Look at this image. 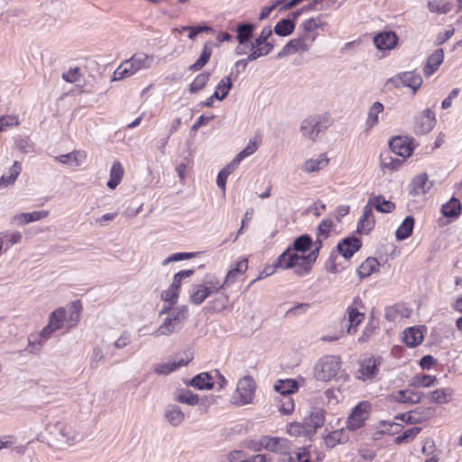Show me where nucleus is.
I'll list each match as a JSON object with an SVG mask.
<instances>
[{"label": "nucleus", "instance_id": "nucleus-33", "mask_svg": "<svg viewBox=\"0 0 462 462\" xmlns=\"http://www.w3.org/2000/svg\"><path fill=\"white\" fill-rule=\"evenodd\" d=\"M453 3L446 0H430L428 8L430 12L437 14H446L451 11Z\"/></svg>", "mask_w": 462, "mask_h": 462}, {"label": "nucleus", "instance_id": "nucleus-47", "mask_svg": "<svg viewBox=\"0 0 462 462\" xmlns=\"http://www.w3.org/2000/svg\"><path fill=\"white\" fill-rule=\"evenodd\" d=\"M210 78L209 72H203L198 75L195 79L189 84V90L191 94L197 93L203 89Z\"/></svg>", "mask_w": 462, "mask_h": 462}, {"label": "nucleus", "instance_id": "nucleus-16", "mask_svg": "<svg viewBox=\"0 0 462 462\" xmlns=\"http://www.w3.org/2000/svg\"><path fill=\"white\" fill-rule=\"evenodd\" d=\"M374 42L379 50H391L396 46L398 37L393 32H384L378 33L374 38Z\"/></svg>", "mask_w": 462, "mask_h": 462}, {"label": "nucleus", "instance_id": "nucleus-1", "mask_svg": "<svg viewBox=\"0 0 462 462\" xmlns=\"http://www.w3.org/2000/svg\"><path fill=\"white\" fill-rule=\"evenodd\" d=\"M82 439V433L75 426L56 422L46 426L42 441L54 449L64 450L79 444Z\"/></svg>", "mask_w": 462, "mask_h": 462}, {"label": "nucleus", "instance_id": "nucleus-20", "mask_svg": "<svg viewBox=\"0 0 462 462\" xmlns=\"http://www.w3.org/2000/svg\"><path fill=\"white\" fill-rule=\"evenodd\" d=\"M434 411H435L434 408L428 407V408H425L424 415H422V416H418V411H411L408 413H403V414L396 416V419H400L407 423L416 424V423H420L422 421H425V420H429L430 418H431L434 414Z\"/></svg>", "mask_w": 462, "mask_h": 462}, {"label": "nucleus", "instance_id": "nucleus-57", "mask_svg": "<svg viewBox=\"0 0 462 462\" xmlns=\"http://www.w3.org/2000/svg\"><path fill=\"white\" fill-rule=\"evenodd\" d=\"M254 26L252 24H241L237 27V40L240 44L245 43L252 35Z\"/></svg>", "mask_w": 462, "mask_h": 462}, {"label": "nucleus", "instance_id": "nucleus-46", "mask_svg": "<svg viewBox=\"0 0 462 462\" xmlns=\"http://www.w3.org/2000/svg\"><path fill=\"white\" fill-rule=\"evenodd\" d=\"M211 53L212 51L210 47L208 46V43H206L203 47L199 58L196 60V62L189 66V70L197 71L202 69L209 60Z\"/></svg>", "mask_w": 462, "mask_h": 462}, {"label": "nucleus", "instance_id": "nucleus-50", "mask_svg": "<svg viewBox=\"0 0 462 462\" xmlns=\"http://www.w3.org/2000/svg\"><path fill=\"white\" fill-rule=\"evenodd\" d=\"M295 24L291 20L282 19L274 26V32L280 36H287L294 30Z\"/></svg>", "mask_w": 462, "mask_h": 462}, {"label": "nucleus", "instance_id": "nucleus-9", "mask_svg": "<svg viewBox=\"0 0 462 462\" xmlns=\"http://www.w3.org/2000/svg\"><path fill=\"white\" fill-rule=\"evenodd\" d=\"M422 78L420 74L413 71H406L391 78L386 85L393 86V88H399L402 87H407L412 89L413 94L422 85Z\"/></svg>", "mask_w": 462, "mask_h": 462}, {"label": "nucleus", "instance_id": "nucleus-41", "mask_svg": "<svg viewBox=\"0 0 462 462\" xmlns=\"http://www.w3.org/2000/svg\"><path fill=\"white\" fill-rule=\"evenodd\" d=\"M298 383L293 379L280 380L274 386V389L283 396L290 395L298 390Z\"/></svg>", "mask_w": 462, "mask_h": 462}, {"label": "nucleus", "instance_id": "nucleus-26", "mask_svg": "<svg viewBox=\"0 0 462 462\" xmlns=\"http://www.w3.org/2000/svg\"><path fill=\"white\" fill-rule=\"evenodd\" d=\"M191 358L192 356H189L187 359L158 364L154 366L153 371L158 374H167L179 367L188 365Z\"/></svg>", "mask_w": 462, "mask_h": 462}, {"label": "nucleus", "instance_id": "nucleus-35", "mask_svg": "<svg viewBox=\"0 0 462 462\" xmlns=\"http://www.w3.org/2000/svg\"><path fill=\"white\" fill-rule=\"evenodd\" d=\"M190 385L199 389H212L214 382L212 376L208 373H201L196 375L190 382Z\"/></svg>", "mask_w": 462, "mask_h": 462}, {"label": "nucleus", "instance_id": "nucleus-55", "mask_svg": "<svg viewBox=\"0 0 462 462\" xmlns=\"http://www.w3.org/2000/svg\"><path fill=\"white\" fill-rule=\"evenodd\" d=\"M421 430L420 427H412L406 430L402 435L395 438L394 442L398 445L410 442Z\"/></svg>", "mask_w": 462, "mask_h": 462}, {"label": "nucleus", "instance_id": "nucleus-23", "mask_svg": "<svg viewBox=\"0 0 462 462\" xmlns=\"http://www.w3.org/2000/svg\"><path fill=\"white\" fill-rule=\"evenodd\" d=\"M48 210H39L31 213L17 214L13 217V220L19 226L26 225L31 222L39 221L49 216Z\"/></svg>", "mask_w": 462, "mask_h": 462}, {"label": "nucleus", "instance_id": "nucleus-32", "mask_svg": "<svg viewBox=\"0 0 462 462\" xmlns=\"http://www.w3.org/2000/svg\"><path fill=\"white\" fill-rule=\"evenodd\" d=\"M136 72L131 60L123 61L114 72V80H120L134 75Z\"/></svg>", "mask_w": 462, "mask_h": 462}, {"label": "nucleus", "instance_id": "nucleus-4", "mask_svg": "<svg viewBox=\"0 0 462 462\" xmlns=\"http://www.w3.org/2000/svg\"><path fill=\"white\" fill-rule=\"evenodd\" d=\"M66 326V310L63 308H59L52 311L49 317L48 324L42 329L40 333V340L38 341V346L30 340L29 345L35 350H40L43 342L51 337V334Z\"/></svg>", "mask_w": 462, "mask_h": 462}, {"label": "nucleus", "instance_id": "nucleus-45", "mask_svg": "<svg viewBox=\"0 0 462 462\" xmlns=\"http://www.w3.org/2000/svg\"><path fill=\"white\" fill-rule=\"evenodd\" d=\"M232 88V81L230 77L223 78L220 82L217 84L216 90L214 92V97L216 99L223 100L228 95L229 90Z\"/></svg>", "mask_w": 462, "mask_h": 462}, {"label": "nucleus", "instance_id": "nucleus-6", "mask_svg": "<svg viewBox=\"0 0 462 462\" xmlns=\"http://www.w3.org/2000/svg\"><path fill=\"white\" fill-rule=\"evenodd\" d=\"M365 319L364 305L362 300L357 297L355 298L353 303L347 307L346 317L343 319L347 321L348 325L345 330L346 334L351 335L356 331V328Z\"/></svg>", "mask_w": 462, "mask_h": 462}, {"label": "nucleus", "instance_id": "nucleus-24", "mask_svg": "<svg viewBox=\"0 0 462 462\" xmlns=\"http://www.w3.org/2000/svg\"><path fill=\"white\" fill-rule=\"evenodd\" d=\"M175 401L180 402V403H186L189 405H199V406H206L205 400L199 399V396L195 393H193L189 390H179L175 393L174 397Z\"/></svg>", "mask_w": 462, "mask_h": 462}, {"label": "nucleus", "instance_id": "nucleus-18", "mask_svg": "<svg viewBox=\"0 0 462 462\" xmlns=\"http://www.w3.org/2000/svg\"><path fill=\"white\" fill-rule=\"evenodd\" d=\"M371 209L374 208L382 213H390L395 208L393 202L386 200L383 196H371L365 205Z\"/></svg>", "mask_w": 462, "mask_h": 462}, {"label": "nucleus", "instance_id": "nucleus-49", "mask_svg": "<svg viewBox=\"0 0 462 462\" xmlns=\"http://www.w3.org/2000/svg\"><path fill=\"white\" fill-rule=\"evenodd\" d=\"M287 432L291 436L294 437H300V436H306V437H312L311 434H309L307 425H305L303 422H291L287 426Z\"/></svg>", "mask_w": 462, "mask_h": 462}, {"label": "nucleus", "instance_id": "nucleus-36", "mask_svg": "<svg viewBox=\"0 0 462 462\" xmlns=\"http://www.w3.org/2000/svg\"><path fill=\"white\" fill-rule=\"evenodd\" d=\"M124 175V169L119 162H115L110 170V179L107 182L109 189H114L120 183Z\"/></svg>", "mask_w": 462, "mask_h": 462}, {"label": "nucleus", "instance_id": "nucleus-14", "mask_svg": "<svg viewBox=\"0 0 462 462\" xmlns=\"http://www.w3.org/2000/svg\"><path fill=\"white\" fill-rule=\"evenodd\" d=\"M435 125V116L431 110L426 109L415 122V131L419 134L429 133Z\"/></svg>", "mask_w": 462, "mask_h": 462}, {"label": "nucleus", "instance_id": "nucleus-40", "mask_svg": "<svg viewBox=\"0 0 462 462\" xmlns=\"http://www.w3.org/2000/svg\"><path fill=\"white\" fill-rule=\"evenodd\" d=\"M80 303L79 301L72 302L69 306V316H66V327L68 328L75 327L80 318Z\"/></svg>", "mask_w": 462, "mask_h": 462}, {"label": "nucleus", "instance_id": "nucleus-10", "mask_svg": "<svg viewBox=\"0 0 462 462\" xmlns=\"http://www.w3.org/2000/svg\"><path fill=\"white\" fill-rule=\"evenodd\" d=\"M371 405L368 402H359L349 414L346 420V428L356 430L365 425V421L370 415Z\"/></svg>", "mask_w": 462, "mask_h": 462}, {"label": "nucleus", "instance_id": "nucleus-54", "mask_svg": "<svg viewBox=\"0 0 462 462\" xmlns=\"http://www.w3.org/2000/svg\"><path fill=\"white\" fill-rule=\"evenodd\" d=\"M437 381L435 376L429 374L416 375L412 378L411 384L415 387H430Z\"/></svg>", "mask_w": 462, "mask_h": 462}, {"label": "nucleus", "instance_id": "nucleus-53", "mask_svg": "<svg viewBox=\"0 0 462 462\" xmlns=\"http://www.w3.org/2000/svg\"><path fill=\"white\" fill-rule=\"evenodd\" d=\"M261 140L258 138L250 140L245 148L236 155V162H241L245 157L253 154L258 149Z\"/></svg>", "mask_w": 462, "mask_h": 462}, {"label": "nucleus", "instance_id": "nucleus-28", "mask_svg": "<svg viewBox=\"0 0 462 462\" xmlns=\"http://www.w3.org/2000/svg\"><path fill=\"white\" fill-rule=\"evenodd\" d=\"M136 72L142 69H148L152 67L154 57L146 53H136L130 58Z\"/></svg>", "mask_w": 462, "mask_h": 462}, {"label": "nucleus", "instance_id": "nucleus-12", "mask_svg": "<svg viewBox=\"0 0 462 462\" xmlns=\"http://www.w3.org/2000/svg\"><path fill=\"white\" fill-rule=\"evenodd\" d=\"M389 146L394 154L403 159L410 157L412 153V147L406 137L395 136L392 138Z\"/></svg>", "mask_w": 462, "mask_h": 462}, {"label": "nucleus", "instance_id": "nucleus-11", "mask_svg": "<svg viewBox=\"0 0 462 462\" xmlns=\"http://www.w3.org/2000/svg\"><path fill=\"white\" fill-rule=\"evenodd\" d=\"M380 365V358L370 356L368 358L364 359L360 363V366L356 373V378L362 381L371 380L374 378L379 372Z\"/></svg>", "mask_w": 462, "mask_h": 462}, {"label": "nucleus", "instance_id": "nucleus-2", "mask_svg": "<svg viewBox=\"0 0 462 462\" xmlns=\"http://www.w3.org/2000/svg\"><path fill=\"white\" fill-rule=\"evenodd\" d=\"M322 238L320 236L317 237L313 244L314 249L308 255L299 254L291 251H284L278 257L275 267L282 269L293 268L294 273L300 276L308 274L319 256Z\"/></svg>", "mask_w": 462, "mask_h": 462}, {"label": "nucleus", "instance_id": "nucleus-25", "mask_svg": "<svg viewBox=\"0 0 462 462\" xmlns=\"http://www.w3.org/2000/svg\"><path fill=\"white\" fill-rule=\"evenodd\" d=\"M431 186L432 183L429 181L427 174H420L414 177L411 181V193L415 196L425 194L431 188Z\"/></svg>", "mask_w": 462, "mask_h": 462}, {"label": "nucleus", "instance_id": "nucleus-61", "mask_svg": "<svg viewBox=\"0 0 462 462\" xmlns=\"http://www.w3.org/2000/svg\"><path fill=\"white\" fill-rule=\"evenodd\" d=\"M193 273H194L193 270H185V271L179 272L178 273H176L174 275L171 287H172L173 289H175L179 291L181 280L183 278L191 276L193 274Z\"/></svg>", "mask_w": 462, "mask_h": 462}, {"label": "nucleus", "instance_id": "nucleus-48", "mask_svg": "<svg viewBox=\"0 0 462 462\" xmlns=\"http://www.w3.org/2000/svg\"><path fill=\"white\" fill-rule=\"evenodd\" d=\"M21 172V164L18 162H14V165L9 171V175L5 176L3 175L0 178V187H7L9 185H12L17 179L18 175Z\"/></svg>", "mask_w": 462, "mask_h": 462}, {"label": "nucleus", "instance_id": "nucleus-21", "mask_svg": "<svg viewBox=\"0 0 462 462\" xmlns=\"http://www.w3.org/2000/svg\"><path fill=\"white\" fill-rule=\"evenodd\" d=\"M319 131V120L316 116H310L306 118L300 126V132L302 134L311 140H315Z\"/></svg>", "mask_w": 462, "mask_h": 462}, {"label": "nucleus", "instance_id": "nucleus-42", "mask_svg": "<svg viewBox=\"0 0 462 462\" xmlns=\"http://www.w3.org/2000/svg\"><path fill=\"white\" fill-rule=\"evenodd\" d=\"M312 244L311 238L308 235L300 236L296 238L291 247L287 248L285 251H291L293 253H304L308 250Z\"/></svg>", "mask_w": 462, "mask_h": 462}, {"label": "nucleus", "instance_id": "nucleus-7", "mask_svg": "<svg viewBox=\"0 0 462 462\" xmlns=\"http://www.w3.org/2000/svg\"><path fill=\"white\" fill-rule=\"evenodd\" d=\"M255 392V383L251 376L241 378L236 386V393L233 396L234 403L245 405L251 403Z\"/></svg>", "mask_w": 462, "mask_h": 462}, {"label": "nucleus", "instance_id": "nucleus-22", "mask_svg": "<svg viewBox=\"0 0 462 462\" xmlns=\"http://www.w3.org/2000/svg\"><path fill=\"white\" fill-rule=\"evenodd\" d=\"M362 245L361 241L356 237L345 238L337 245L338 252L346 258L351 257Z\"/></svg>", "mask_w": 462, "mask_h": 462}, {"label": "nucleus", "instance_id": "nucleus-15", "mask_svg": "<svg viewBox=\"0 0 462 462\" xmlns=\"http://www.w3.org/2000/svg\"><path fill=\"white\" fill-rule=\"evenodd\" d=\"M223 287L224 284H220V282H217L215 287L198 285L190 296V300L194 304H201L210 294L217 292Z\"/></svg>", "mask_w": 462, "mask_h": 462}, {"label": "nucleus", "instance_id": "nucleus-37", "mask_svg": "<svg viewBox=\"0 0 462 462\" xmlns=\"http://www.w3.org/2000/svg\"><path fill=\"white\" fill-rule=\"evenodd\" d=\"M247 259H243L236 263V266L231 268L226 273L225 282L222 284L234 282L239 274L244 273L247 270Z\"/></svg>", "mask_w": 462, "mask_h": 462}, {"label": "nucleus", "instance_id": "nucleus-27", "mask_svg": "<svg viewBox=\"0 0 462 462\" xmlns=\"http://www.w3.org/2000/svg\"><path fill=\"white\" fill-rule=\"evenodd\" d=\"M87 154L82 151H73L67 154L56 157V160L63 164L79 166L86 160Z\"/></svg>", "mask_w": 462, "mask_h": 462}, {"label": "nucleus", "instance_id": "nucleus-38", "mask_svg": "<svg viewBox=\"0 0 462 462\" xmlns=\"http://www.w3.org/2000/svg\"><path fill=\"white\" fill-rule=\"evenodd\" d=\"M442 214L447 217H457L461 213L460 201L455 198L450 199L441 208Z\"/></svg>", "mask_w": 462, "mask_h": 462}, {"label": "nucleus", "instance_id": "nucleus-31", "mask_svg": "<svg viewBox=\"0 0 462 462\" xmlns=\"http://www.w3.org/2000/svg\"><path fill=\"white\" fill-rule=\"evenodd\" d=\"M423 340L422 332L415 328H409L403 331V341L409 346H416Z\"/></svg>", "mask_w": 462, "mask_h": 462}, {"label": "nucleus", "instance_id": "nucleus-52", "mask_svg": "<svg viewBox=\"0 0 462 462\" xmlns=\"http://www.w3.org/2000/svg\"><path fill=\"white\" fill-rule=\"evenodd\" d=\"M271 35H272V29H271V27H269V26L264 27L262 30L261 34L259 35L258 38L255 39V41L252 44V46L256 49V48H263L265 45H268V46H270V52H271L273 48V46L272 43L267 42L268 38Z\"/></svg>", "mask_w": 462, "mask_h": 462}, {"label": "nucleus", "instance_id": "nucleus-19", "mask_svg": "<svg viewBox=\"0 0 462 462\" xmlns=\"http://www.w3.org/2000/svg\"><path fill=\"white\" fill-rule=\"evenodd\" d=\"M374 224L375 219L373 215V209L365 206L363 209V216L358 222L357 231L360 234L367 235L374 228Z\"/></svg>", "mask_w": 462, "mask_h": 462}, {"label": "nucleus", "instance_id": "nucleus-44", "mask_svg": "<svg viewBox=\"0 0 462 462\" xmlns=\"http://www.w3.org/2000/svg\"><path fill=\"white\" fill-rule=\"evenodd\" d=\"M421 393L411 390L398 392L396 400L403 403H419L421 400Z\"/></svg>", "mask_w": 462, "mask_h": 462}, {"label": "nucleus", "instance_id": "nucleus-43", "mask_svg": "<svg viewBox=\"0 0 462 462\" xmlns=\"http://www.w3.org/2000/svg\"><path fill=\"white\" fill-rule=\"evenodd\" d=\"M405 159L393 158L388 154L381 155V167L383 170L393 171L398 170L404 162Z\"/></svg>", "mask_w": 462, "mask_h": 462}, {"label": "nucleus", "instance_id": "nucleus-59", "mask_svg": "<svg viewBox=\"0 0 462 462\" xmlns=\"http://www.w3.org/2000/svg\"><path fill=\"white\" fill-rule=\"evenodd\" d=\"M294 410V402L290 395H285L281 400L279 411L283 414H290Z\"/></svg>", "mask_w": 462, "mask_h": 462}, {"label": "nucleus", "instance_id": "nucleus-5", "mask_svg": "<svg viewBox=\"0 0 462 462\" xmlns=\"http://www.w3.org/2000/svg\"><path fill=\"white\" fill-rule=\"evenodd\" d=\"M340 369V358L335 356H327L316 365L315 376L318 380L328 382L334 378Z\"/></svg>", "mask_w": 462, "mask_h": 462}, {"label": "nucleus", "instance_id": "nucleus-62", "mask_svg": "<svg viewBox=\"0 0 462 462\" xmlns=\"http://www.w3.org/2000/svg\"><path fill=\"white\" fill-rule=\"evenodd\" d=\"M268 53H270V46L265 45L263 48H254L252 46V52L248 55V57L245 59L247 62L254 60L262 56H265Z\"/></svg>", "mask_w": 462, "mask_h": 462}, {"label": "nucleus", "instance_id": "nucleus-3", "mask_svg": "<svg viewBox=\"0 0 462 462\" xmlns=\"http://www.w3.org/2000/svg\"><path fill=\"white\" fill-rule=\"evenodd\" d=\"M165 313H167V316L154 332L156 337L171 335L180 328L188 318V309L185 306L171 311H170V307H164L161 310L160 316Z\"/></svg>", "mask_w": 462, "mask_h": 462}, {"label": "nucleus", "instance_id": "nucleus-8", "mask_svg": "<svg viewBox=\"0 0 462 462\" xmlns=\"http://www.w3.org/2000/svg\"><path fill=\"white\" fill-rule=\"evenodd\" d=\"M259 444L268 451L283 455L284 460H288L289 462L293 461L292 457L289 453L290 445L287 439L278 437L263 436L261 438Z\"/></svg>", "mask_w": 462, "mask_h": 462}, {"label": "nucleus", "instance_id": "nucleus-51", "mask_svg": "<svg viewBox=\"0 0 462 462\" xmlns=\"http://www.w3.org/2000/svg\"><path fill=\"white\" fill-rule=\"evenodd\" d=\"M383 110V106L380 102H375L370 107L366 121L367 129H371L378 122V115Z\"/></svg>", "mask_w": 462, "mask_h": 462}, {"label": "nucleus", "instance_id": "nucleus-30", "mask_svg": "<svg viewBox=\"0 0 462 462\" xmlns=\"http://www.w3.org/2000/svg\"><path fill=\"white\" fill-rule=\"evenodd\" d=\"M164 414L167 421L174 427L180 425L185 419V414L176 405L168 406Z\"/></svg>", "mask_w": 462, "mask_h": 462}, {"label": "nucleus", "instance_id": "nucleus-29", "mask_svg": "<svg viewBox=\"0 0 462 462\" xmlns=\"http://www.w3.org/2000/svg\"><path fill=\"white\" fill-rule=\"evenodd\" d=\"M328 162L329 160L327 158L326 154H320L316 159L307 160L304 162L302 169L308 173L315 172L325 168L328 164Z\"/></svg>", "mask_w": 462, "mask_h": 462}, {"label": "nucleus", "instance_id": "nucleus-58", "mask_svg": "<svg viewBox=\"0 0 462 462\" xmlns=\"http://www.w3.org/2000/svg\"><path fill=\"white\" fill-rule=\"evenodd\" d=\"M299 50L306 51L307 47L300 39L291 40L283 49L285 53L295 52Z\"/></svg>", "mask_w": 462, "mask_h": 462}, {"label": "nucleus", "instance_id": "nucleus-63", "mask_svg": "<svg viewBox=\"0 0 462 462\" xmlns=\"http://www.w3.org/2000/svg\"><path fill=\"white\" fill-rule=\"evenodd\" d=\"M342 435H343V430H335V431L330 432L326 437V439H325L327 446L332 448V447H335L337 443H340Z\"/></svg>", "mask_w": 462, "mask_h": 462}, {"label": "nucleus", "instance_id": "nucleus-13", "mask_svg": "<svg viewBox=\"0 0 462 462\" xmlns=\"http://www.w3.org/2000/svg\"><path fill=\"white\" fill-rule=\"evenodd\" d=\"M304 423L307 425L309 434L312 436L316 433L317 430L321 428L325 421V411L321 408H313L310 415L304 419Z\"/></svg>", "mask_w": 462, "mask_h": 462}, {"label": "nucleus", "instance_id": "nucleus-17", "mask_svg": "<svg viewBox=\"0 0 462 462\" xmlns=\"http://www.w3.org/2000/svg\"><path fill=\"white\" fill-rule=\"evenodd\" d=\"M444 60V52L442 49L436 50L429 56L427 62L423 68V73L426 77L431 76L438 70Z\"/></svg>", "mask_w": 462, "mask_h": 462}, {"label": "nucleus", "instance_id": "nucleus-64", "mask_svg": "<svg viewBox=\"0 0 462 462\" xmlns=\"http://www.w3.org/2000/svg\"><path fill=\"white\" fill-rule=\"evenodd\" d=\"M332 227V220L325 219L318 226V236L327 238Z\"/></svg>", "mask_w": 462, "mask_h": 462}, {"label": "nucleus", "instance_id": "nucleus-34", "mask_svg": "<svg viewBox=\"0 0 462 462\" xmlns=\"http://www.w3.org/2000/svg\"><path fill=\"white\" fill-rule=\"evenodd\" d=\"M379 269V263L376 258L368 257L359 266L357 273L361 278L370 276L372 273L377 272Z\"/></svg>", "mask_w": 462, "mask_h": 462}, {"label": "nucleus", "instance_id": "nucleus-56", "mask_svg": "<svg viewBox=\"0 0 462 462\" xmlns=\"http://www.w3.org/2000/svg\"><path fill=\"white\" fill-rule=\"evenodd\" d=\"M451 393L448 389H439L430 394V401L436 403H447L449 401Z\"/></svg>", "mask_w": 462, "mask_h": 462}, {"label": "nucleus", "instance_id": "nucleus-39", "mask_svg": "<svg viewBox=\"0 0 462 462\" xmlns=\"http://www.w3.org/2000/svg\"><path fill=\"white\" fill-rule=\"evenodd\" d=\"M413 226L414 218L411 216L405 217L402 225L396 230V238L398 240H404L408 238L412 233Z\"/></svg>", "mask_w": 462, "mask_h": 462}, {"label": "nucleus", "instance_id": "nucleus-60", "mask_svg": "<svg viewBox=\"0 0 462 462\" xmlns=\"http://www.w3.org/2000/svg\"><path fill=\"white\" fill-rule=\"evenodd\" d=\"M178 296L179 291L171 286L162 293V299L170 304V308L177 302Z\"/></svg>", "mask_w": 462, "mask_h": 462}]
</instances>
